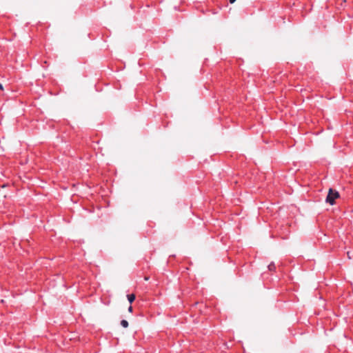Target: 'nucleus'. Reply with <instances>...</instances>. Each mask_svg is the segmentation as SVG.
Instances as JSON below:
<instances>
[{
	"label": "nucleus",
	"mask_w": 353,
	"mask_h": 353,
	"mask_svg": "<svg viewBox=\"0 0 353 353\" xmlns=\"http://www.w3.org/2000/svg\"><path fill=\"white\" fill-rule=\"evenodd\" d=\"M339 197V194L337 191L333 190L332 189H330L327 198L326 202L329 203L330 205H334V201L336 199Z\"/></svg>",
	"instance_id": "obj_1"
},
{
	"label": "nucleus",
	"mask_w": 353,
	"mask_h": 353,
	"mask_svg": "<svg viewBox=\"0 0 353 353\" xmlns=\"http://www.w3.org/2000/svg\"><path fill=\"white\" fill-rule=\"evenodd\" d=\"M127 297L130 303H132L135 299V295L134 294H128Z\"/></svg>",
	"instance_id": "obj_2"
},
{
	"label": "nucleus",
	"mask_w": 353,
	"mask_h": 353,
	"mask_svg": "<svg viewBox=\"0 0 353 353\" xmlns=\"http://www.w3.org/2000/svg\"><path fill=\"white\" fill-rule=\"evenodd\" d=\"M268 270L270 271H274L276 270V266H275V264L274 263H271L269 265H268Z\"/></svg>",
	"instance_id": "obj_3"
},
{
	"label": "nucleus",
	"mask_w": 353,
	"mask_h": 353,
	"mask_svg": "<svg viewBox=\"0 0 353 353\" xmlns=\"http://www.w3.org/2000/svg\"><path fill=\"white\" fill-rule=\"evenodd\" d=\"M121 325L123 327L126 328V327H128V322L126 320H122V321H121Z\"/></svg>",
	"instance_id": "obj_4"
},
{
	"label": "nucleus",
	"mask_w": 353,
	"mask_h": 353,
	"mask_svg": "<svg viewBox=\"0 0 353 353\" xmlns=\"http://www.w3.org/2000/svg\"><path fill=\"white\" fill-rule=\"evenodd\" d=\"M128 312H132V306H130V307H128Z\"/></svg>",
	"instance_id": "obj_5"
},
{
	"label": "nucleus",
	"mask_w": 353,
	"mask_h": 353,
	"mask_svg": "<svg viewBox=\"0 0 353 353\" xmlns=\"http://www.w3.org/2000/svg\"><path fill=\"white\" fill-rule=\"evenodd\" d=\"M235 1H236V0H230V3H234V2H235Z\"/></svg>",
	"instance_id": "obj_6"
},
{
	"label": "nucleus",
	"mask_w": 353,
	"mask_h": 353,
	"mask_svg": "<svg viewBox=\"0 0 353 353\" xmlns=\"http://www.w3.org/2000/svg\"><path fill=\"white\" fill-rule=\"evenodd\" d=\"M3 89V85L1 84H0V90H2Z\"/></svg>",
	"instance_id": "obj_7"
}]
</instances>
